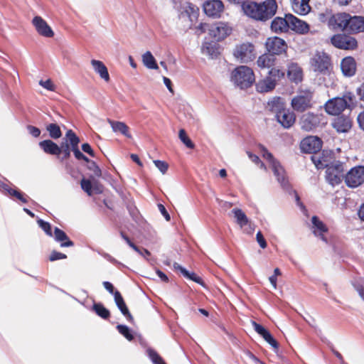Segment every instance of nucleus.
Returning a JSON list of instances; mask_svg holds the SVG:
<instances>
[{
  "label": "nucleus",
  "instance_id": "obj_1",
  "mask_svg": "<svg viewBox=\"0 0 364 364\" xmlns=\"http://www.w3.org/2000/svg\"><path fill=\"white\" fill-rule=\"evenodd\" d=\"M242 8L247 16L257 21H264L275 14L277 4L275 0H266L259 4L247 1L242 4Z\"/></svg>",
  "mask_w": 364,
  "mask_h": 364
},
{
  "label": "nucleus",
  "instance_id": "obj_2",
  "mask_svg": "<svg viewBox=\"0 0 364 364\" xmlns=\"http://www.w3.org/2000/svg\"><path fill=\"white\" fill-rule=\"evenodd\" d=\"M317 168H326V179L327 182L332 186L340 184L344 177V172L346 171L345 164L338 161H333L328 164L324 157L318 158L312 157Z\"/></svg>",
  "mask_w": 364,
  "mask_h": 364
},
{
  "label": "nucleus",
  "instance_id": "obj_3",
  "mask_svg": "<svg viewBox=\"0 0 364 364\" xmlns=\"http://www.w3.org/2000/svg\"><path fill=\"white\" fill-rule=\"evenodd\" d=\"M310 68L317 75L327 76L329 80H333V73H332V63L331 58L327 53L323 51H316L312 54L309 60Z\"/></svg>",
  "mask_w": 364,
  "mask_h": 364
},
{
  "label": "nucleus",
  "instance_id": "obj_4",
  "mask_svg": "<svg viewBox=\"0 0 364 364\" xmlns=\"http://www.w3.org/2000/svg\"><path fill=\"white\" fill-rule=\"evenodd\" d=\"M230 81L235 86L240 89H246L255 82V73L250 67L240 65L232 71Z\"/></svg>",
  "mask_w": 364,
  "mask_h": 364
},
{
  "label": "nucleus",
  "instance_id": "obj_5",
  "mask_svg": "<svg viewBox=\"0 0 364 364\" xmlns=\"http://www.w3.org/2000/svg\"><path fill=\"white\" fill-rule=\"evenodd\" d=\"M258 148L262 157L269 164L277 181L282 186L286 187L287 186L286 173L280 163L263 145H259Z\"/></svg>",
  "mask_w": 364,
  "mask_h": 364
},
{
  "label": "nucleus",
  "instance_id": "obj_6",
  "mask_svg": "<svg viewBox=\"0 0 364 364\" xmlns=\"http://www.w3.org/2000/svg\"><path fill=\"white\" fill-rule=\"evenodd\" d=\"M314 93L310 90H301L291 101V105L294 110L303 112L313 106Z\"/></svg>",
  "mask_w": 364,
  "mask_h": 364
},
{
  "label": "nucleus",
  "instance_id": "obj_7",
  "mask_svg": "<svg viewBox=\"0 0 364 364\" xmlns=\"http://www.w3.org/2000/svg\"><path fill=\"white\" fill-rule=\"evenodd\" d=\"M232 55L235 60L241 63H247L255 58V46L250 42H243L237 44L233 50Z\"/></svg>",
  "mask_w": 364,
  "mask_h": 364
},
{
  "label": "nucleus",
  "instance_id": "obj_8",
  "mask_svg": "<svg viewBox=\"0 0 364 364\" xmlns=\"http://www.w3.org/2000/svg\"><path fill=\"white\" fill-rule=\"evenodd\" d=\"M347 99L352 100L350 93L346 95L344 97H334L328 100L324 105L326 112L331 115L339 114L348 105Z\"/></svg>",
  "mask_w": 364,
  "mask_h": 364
},
{
  "label": "nucleus",
  "instance_id": "obj_9",
  "mask_svg": "<svg viewBox=\"0 0 364 364\" xmlns=\"http://www.w3.org/2000/svg\"><path fill=\"white\" fill-rule=\"evenodd\" d=\"M326 123L325 117L323 114H316L313 112H307L300 119L301 128L307 132L313 130L321 124Z\"/></svg>",
  "mask_w": 364,
  "mask_h": 364
},
{
  "label": "nucleus",
  "instance_id": "obj_10",
  "mask_svg": "<svg viewBox=\"0 0 364 364\" xmlns=\"http://www.w3.org/2000/svg\"><path fill=\"white\" fill-rule=\"evenodd\" d=\"M345 182L348 187L356 188L364 182V166L352 168L345 176Z\"/></svg>",
  "mask_w": 364,
  "mask_h": 364
},
{
  "label": "nucleus",
  "instance_id": "obj_11",
  "mask_svg": "<svg viewBox=\"0 0 364 364\" xmlns=\"http://www.w3.org/2000/svg\"><path fill=\"white\" fill-rule=\"evenodd\" d=\"M265 47L272 55H280L286 52L287 45L284 40L279 37H269L267 39Z\"/></svg>",
  "mask_w": 364,
  "mask_h": 364
},
{
  "label": "nucleus",
  "instance_id": "obj_12",
  "mask_svg": "<svg viewBox=\"0 0 364 364\" xmlns=\"http://www.w3.org/2000/svg\"><path fill=\"white\" fill-rule=\"evenodd\" d=\"M232 214L235 219L236 223L240 227L243 231L247 234H252L254 231V227L252 223L244 211L240 208H233Z\"/></svg>",
  "mask_w": 364,
  "mask_h": 364
},
{
  "label": "nucleus",
  "instance_id": "obj_13",
  "mask_svg": "<svg viewBox=\"0 0 364 364\" xmlns=\"http://www.w3.org/2000/svg\"><path fill=\"white\" fill-rule=\"evenodd\" d=\"M331 43L335 47L345 50H353L357 46V41L354 38L343 34L334 35L331 38Z\"/></svg>",
  "mask_w": 364,
  "mask_h": 364
},
{
  "label": "nucleus",
  "instance_id": "obj_14",
  "mask_svg": "<svg viewBox=\"0 0 364 364\" xmlns=\"http://www.w3.org/2000/svg\"><path fill=\"white\" fill-rule=\"evenodd\" d=\"M232 32V28L227 23L218 22L210 26L209 35L216 41H221L228 36Z\"/></svg>",
  "mask_w": 364,
  "mask_h": 364
},
{
  "label": "nucleus",
  "instance_id": "obj_15",
  "mask_svg": "<svg viewBox=\"0 0 364 364\" xmlns=\"http://www.w3.org/2000/svg\"><path fill=\"white\" fill-rule=\"evenodd\" d=\"M203 11L209 17L219 18L224 10V5L220 0H208L203 4Z\"/></svg>",
  "mask_w": 364,
  "mask_h": 364
},
{
  "label": "nucleus",
  "instance_id": "obj_16",
  "mask_svg": "<svg viewBox=\"0 0 364 364\" xmlns=\"http://www.w3.org/2000/svg\"><path fill=\"white\" fill-rule=\"evenodd\" d=\"M349 20H350V14L346 13H338L330 18L328 24L333 29L347 31Z\"/></svg>",
  "mask_w": 364,
  "mask_h": 364
},
{
  "label": "nucleus",
  "instance_id": "obj_17",
  "mask_svg": "<svg viewBox=\"0 0 364 364\" xmlns=\"http://www.w3.org/2000/svg\"><path fill=\"white\" fill-rule=\"evenodd\" d=\"M321 140L315 136L304 138L301 142V149L305 153H316L321 149Z\"/></svg>",
  "mask_w": 364,
  "mask_h": 364
},
{
  "label": "nucleus",
  "instance_id": "obj_18",
  "mask_svg": "<svg viewBox=\"0 0 364 364\" xmlns=\"http://www.w3.org/2000/svg\"><path fill=\"white\" fill-rule=\"evenodd\" d=\"M32 24L40 36L46 38L54 36L53 29L41 16H36L32 20Z\"/></svg>",
  "mask_w": 364,
  "mask_h": 364
},
{
  "label": "nucleus",
  "instance_id": "obj_19",
  "mask_svg": "<svg viewBox=\"0 0 364 364\" xmlns=\"http://www.w3.org/2000/svg\"><path fill=\"white\" fill-rule=\"evenodd\" d=\"M277 122L285 129L290 128L295 122L294 113L286 107L279 112L276 115Z\"/></svg>",
  "mask_w": 364,
  "mask_h": 364
},
{
  "label": "nucleus",
  "instance_id": "obj_20",
  "mask_svg": "<svg viewBox=\"0 0 364 364\" xmlns=\"http://www.w3.org/2000/svg\"><path fill=\"white\" fill-rule=\"evenodd\" d=\"M287 19L289 23V28L294 31L300 34H305L309 32V26L305 21L299 19L291 14L287 15Z\"/></svg>",
  "mask_w": 364,
  "mask_h": 364
},
{
  "label": "nucleus",
  "instance_id": "obj_21",
  "mask_svg": "<svg viewBox=\"0 0 364 364\" xmlns=\"http://www.w3.org/2000/svg\"><path fill=\"white\" fill-rule=\"evenodd\" d=\"M311 223V230L314 235L327 243V239L324 236V233L328 232L326 225L316 216L312 217Z\"/></svg>",
  "mask_w": 364,
  "mask_h": 364
},
{
  "label": "nucleus",
  "instance_id": "obj_22",
  "mask_svg": "<svg viewBox=\"0 0 364 364\" xmlns=\"http://www.w3.org/2000/svg\"><path fill=\"white\" fill-rule=\"evenodd\" d=\"M276 80L271 76L267 75L265 77L259 80L255 85L256 90L260 93L269 92L272 91L276 87Z\"/></svg>",
  "mask_w": 364,
  "mask_h": 364
},
{
  "label": "nucleus",
  "instance_id": "obj_23",
  "mask_svg": "<svg viewBox=\"0 0 364 364\" xmlns=\"http://www.w3.org/2000/svg\"><path fill=\"white\" fill-rule=\"evenodd\" d=\"M356 63L353 57H346L341 63L342 73L346 77H352L356 72Z\"/></svg>",
  "mask_w": 364,
  "mask_h": 364
},
{
  "label": "nucleus",
  "instance_id": "obj_24",
  "mask_svg": "<svg viewBox=\"0 0 364 364\" xmlns=\"http://www.w3.org/2000/svg\"><path fill=\"white\" fill-rule=\"evenodd\" d=\"M90 64L95 73H97L101 79L107 82L109 81V74L103 62L92 59L90 61Z\"/></svg>",
  "mask_w": 364,
  "mask_h": 364
},
{
  "label": "nucleus",
  "instance_id": "obj_25",
  "mask_svg": "<svg viewBox=\"0 0 364 364\" xmlns=\"http://www.w3.org/2000/svg\"><path fill=\"white\" fill-rule=\"evenodd\" d=\"M332 125L338 132L344 133L350 129L352 121L349 117L341 116L334 119Z\"/></svg>",
  "mask_w": 364,
  "mask_h": 364
},
{
  "label": "nucleus",
  "instance_id": "obj_26",
  "mask_svg": "<svg viewBox=\"0 0 364 364\" xmlns=\"http://www.w3.org/2000/svg\"><path fill=\"white\" fill-rule=\"evenodd\" d=\"M287 76L292 82L296 83L301 82L303 79V71L301 68L297 63H290L288 65Z\"/></svg>",
  "mask_w": 364,
  "mask_h": 364
},
{
  "label": "nucleus",
  "instance_id": "obj_27",
  "mask_svg": "<svg viewBox=\"0 0 364 364\" xmlns=\"http://www.w3.org/2000/svg\"><path fill=\"white\" fill-rule=\"evenodd\" d=\"M292 10L297 14L304 16L311 11L310 0H291Z\"/></svg>",
  "mask_w": 364,
  "mask_h": 364
},
{
  "label": "nucleus",
  "instance_id": "obj_28",
  "mask_svg": "<svg viewBox=\"0 0 364 364\" xmlns=\"http://www.w3.org/2000/svg\"><path fill=\"white\" fill-rule=\"evenodd\" d=\"M287 15L285 18L277 17L271 23V28L275 33H282L288 31L289 23L287 21Z\"/></svg>",
  "mask_w": 364,
  "mask_h": 364
},
{
  "label": "nucleus",
  "instance_id": "obj_29",
  "mask_svg": "<svg viewBox=\"0 0 364 364\" xmlns=\"http://www.w3.org/2000/svg\"><path fill=\"white\" fill-rule=\"evenodd\" d=\"M276 60L274 55L271 53H264L258 58L256 63L261 69H270L274 66Z\"/></svg>",
  "mask_w": 364,
  "mask_h": 364
},
{
  "label": "nucleus",
  "instance_id": "obj_30",
  "mask_svg": "<svg viewBox=\"0 0 364 364\" xmlns=\"http://www.w3.org/2000/svg\"><path fill=\"white\" fill-rule=\"evenodd\" d=\"M347 31L358 33L364 31V18L361 16H351L348 22Z\"/></svg>",
  "mask_w": 364,
  "mask_h": 364
},
{
  "label": "nucleus",
  "instance_id": "obj_31",
  "mask_svg": "<svg viewBox=\"0 0 364 364\" xmlns=\"http://www.w3.org/2000/svg\"><path fill=\"white\" fill-rule=\"evenodd\" d=\"M39 146L46 154L58 156L61 153V149L60 146L50 139L41 141L39 143Z\"/></svg>",
  "mask_w": 364,
  "mask_h": 364
},
{
  "label": "nucleus",
  "instance_id": "obj_32",
  "mask_svg": "<svg viewBox=\"0 0 364 364\" xmlns=\"http://www.w3.org/2000/svg\"><path fill=\"white\" fill-rule=\"evenodd\" d=\"M114 298L115 303H116L117 307L119 308V309L121 311L122 314L124 316H126L127 320H129V321H132L133 317L130 314V313L128 310V308L127 307L121 294L118 291H115V292L114 294Z\"/></svg>",
  "mask_w": 364,
  "mask_h": 364
},
{
  "label": "nucleus",
  "instance_id": "obj_33",
  "mask_svg": "<svg viewBox=\"0 0 364 364\" xmlns=\"http://www.w3.org/2000/svg\"><path fill=\"white\" fill-rule=\"evenodd\" d=\"M108 122L110 124L113 132H119L127 138H132V135L129 132V128L125 123L119 121H113L111 119H108Z\"/></svg>",
  "mask_w": 364,
  "mask_h": 364
},
{
  "label": "nucleus",
  "instance_id": "obj_34",
  "mask_svg": "<svg viewBox=\"0 0 364 364\" xmlns=\"http://www.w3.org/2000/svg\"><path fill=\"white\" fill-rule=\"evenodd\" d=\"M201 50L203 55L211 58H216L219 54L218 44L213 42H205L201 47Z\"/></svg>",
  "mask_w": 364,
  "mask_h": 364
},
{
  "label": "nucleus",
  "instance_id": "obj_35",
  "mask_svg": "<svg viewBox=\"0 0 364 364\" xmlns=\"http://www.w3.org/2000/svg\"><path fill=\"white\" fill-rule=\"evenodd\" d=\"M55 240L60 243V247H67L73 246V242L68 238L65 232L55 228L54 230Z\"/></svg>",
  "mask_w": 364,
  "mask_h": 364
},
{
  "label": "nucleus",
  "instance_id": "obj_36",
  "mask_svg": "<svg viewBox=\"0 0 364 364\" xmlns=\"http://www.w3.org/2000/svg\"><path fill=\"white\" fill-rule=\"evenodd\" d=\"M267 106L269 109L275 114L279 113L285 108L283 100L279 97H274L268 101Z\"/></svg>",
  "mask_w": 364,
  "mask_h": 364
},
{
  "label": "nucleus",
  "instance_id": "obj_37",
  "mask_svg": "<svg viewBox=\"0 0 364 364\" xmlns=\"http://www.w3.org/2000/svg\"><path fill=\"white\" fill-rule=\"evenodd\" d=\"M184 11L181 13L182 15H186L191 22L197 20L198 17V9L190 4L186 3L183 6Z\"/></svg>",
  "mask_w": 364,
  "mask_h": 364
},
{
  "label": "nucleus",
  "instance_id": "obj_38",
  "mask_svg": "<svg viewBox=\"0 0 364 364\" xmlns=\"http://www.w3.org/2000/svg\"><path fill=\"white\" fill-rule=\"evenodd\" d=\"M141 59L144 65L148 69L157 70L159 68L156 60L150 51L145 52L142 55Z\"/></svg>",
  "mask_w": 364,
  "mask_h": 364
},
{
  "label": "nucleus",
  "instance_id": "obj_39",
  "mask_svg": "<svg viewBox=\"0 0 364 364\" xmlns=\"http://www.w3.org/2000/svg\"><path fill=\"white\" fill-rule=\"evenodd\" d=\"M63 142H67L72 149L78 146L80 139L71 129H69L67 131Z\"/></svg>",
  "mask_w": 364,
  "mask_h": 364
},
{
  "label": "nucleus",
  "instance_id": "obj_40",
  "mask_svg": "<svg viewBox=\"0 0 364 364\" xmlns=\"http://www.w3.org/2000/svg\"><path fill=\"white\" fill-rule=\"evenodd\" d=\"M46 129L49 132L50 136L54 139H58L62 136L60 127L56 124H48Z\"/></svg>",
  "mask_w": 364,
  "mask_h": 364
},
{
  "label": "nucleus",
  "instance_id": "obj_41",
  "mask_svg": "<svg viewBox=\"0 0 364 364\" xmlns=\"http://www.w3.org/2000/svg\"><path fill=\"white\" fill-rule=\"evenodd\" d=\"M284 71L277 67H272L268 72V76H271L273 79H275L276 83L278 80H281L284 77Z\"/></svg>",
  "mask_w": 364,
  "mask_h": 364
},
{
  "label": "nucleus",
  "instance_id": "obj_42",
  "mask_svg": "<svg viewBox=\"0 0 364 364\" xmlns=\"http://www.w3.org/2000/svg\"><path fill=\"white\" fill-rule=\"evenodd\" d=\"M93 309L102 318H107L109 316V311L101 304H94Z\"/></svg>",
  "mask_w": 364,
  "mask_h": 364
},
{
  "label": "nucleus",
  "instance_id": "obj_43",
  "mask_svg": "<svg viewBox=\"0 0 364 364\" xmlns=\"http://www.w3.org/2000/svg\"><path fill=\"white\" fill-rule=\"evenodd\" d=\"M178 137L180 140L188 147L190 149L194 148V144L190 139V138L186 134V131L183 129L179 130Z\"/></svg>",
  "mask_w": 364,
  "mask_h": 364
},
{
  "label": "nucleus",
  "instance_id": "obj_44",
  "mask_svg": "<svg viewBox=\"0 0 364 364\" xmlns=\"http://www.w3.org/2000/svg\"><path fill=\"white\" fill-rule=\"evenodd\" d=\"M117 328L118 331L124 336L128 341H132L134 338L130 329L125 325H117Z\"/></svg>",
  "mask_w": 364,
  "mask_h": 364
},
{
  "label": "nucleus",
  "instance_id": "obj_45",
  "mask_svg": "<svg viewBox=\"0 0 364 364\" xmlns=\"http://www.w3.org/2000/svg\"><path fill=\"white\" fill-rule=\"evenodd\" d=\"M147 353L154 364H166L159 355L152 349H148Z\"/></svg>",
  "mask_w": 364,
  "mask_h": 364
},
{
  "label": "nucleus",
  "instance_id": "obj_46",
  "mask_svg": "<svg viewBox=\"0 0 364 364\" xmlns=\"http://www.w3.org/2000/svg\"><path fill=\"white\" fill-rule=\"evenodd\" d=\"M247 154L248 157L250 158V159L253 163H255V164L259 165V168L261 169H263L264 171H267V166H265V164L263 162H262L260 161L259 158L257 155L253 154H252L250 151H247Z\"/></svg>",
  "mask_w": 364,
  "mask_h": 364
},
{
  "label": "nucleus",
  "instance_id": "obj_47",
  "mask_svg": "<svg viewBox=\"0 0 364 364\" xmlns=\"http://www.w3.org/2000/svg\"><path fill=\"white\" fill-rule=\"evenodd\" d=\"M81 188L89 196H91L92 194V182H91L90 180L83 178L81 181Z\"/></svg>",
  "mask_w": 364,
  "mask_h": 364
},
{
  "label": "nucleus",
  "instance_id": "obj_48",
  "mask_svg": "<svg viewBox=\"0 0 364 364\" xmlns=\"http://www.w3.org/2000/svg\"><path fill=\"white\" fill-rule=\"evenodd\" d=\"M252 325L255 329V331L259 334L263 338L269 333V332L264 328L260 324L256 323L255 321H252Z\"/></svg>",
  "mask_w": 364,
  "mask_h": 364
},
{
  "label": "nucleus",
  "instance_id": "obj_49",
  "mask_svg": "<svg viewBox=\"0 0 364 364\" xmlns=\"http://www.w3.org/2000/svg\"><path fill=\"white\" fill-rule=\"evenodd\" d=\"M252 325L255 329V331L259 334L263 338L269 333V332L264 328L260 324L256 323L255 321H252Z\"/></svg>",
  "mask_w": 364,
  "mask_h": 364
},
{
  "label": "nucleus",
  "instance_id": "obj_50",
  "mask_svg": "<svg viewBox=\"0 0 364 364\" xmlns=\"http://www.w3.org/2000/svg\"><path fill=\"white\" fill-rule=\"evenodd\" d=\"M154 164L162 174H165L168 168V164L164 161L154 160Z\"/></svg>",
  "mask_w": 364,
  "mask_h": 364
},
{
  "label": "nucleus",
  "instance_id": "obj_51",
  "mask_svg": "<svg viewBox=\"0 0 364 364\" xmlns=\"http://www.w3.org/2000/svg\"><path fill=\"white\" fill-rule=\"evenodd\" d=\"M5 190L8 192V193L10 196H15L16 198L22 201L23 203H26L27 200L26 198L18 191L16 190L10 188H5Z\"/></svg>",
  "mask_w": 364,
  "mask_h": 364
},
{
  "label": "nucleus",
  "instance_id": "obj_52",
  "mask_svg": "<svg viewBox=\"0 0 364 364\" xmlns=\"http://www.w3.org/2000/svg\"><path fill=\"white\" fill-rule=\"evenodd\" d=\"M39 85L43 88L50 91H55V85L53 84L50 79H48L46 80H41L39 81Z\"/></svg>",
  "mask_w": 364,
  "mask_h": 364
},
{
  "label": "nucleus",
  "instance_id": "obj_53",
  "mask_svg": "<svg viewBox=\"0 0 364 364\" xmlns=\"http://www.w3.org/2000/svg\"><path fill=\"white\" fill-rule=\"evenodd\" d=\"M60 148L61 149V153L63 154V159H68L70 156V151H72L69 144L67 142H62Z\"/></svg>",
  "mask_w": 364,
  "mask_h": 364
},
{
  "label": "nucleus",
  "instance_id": "obj_54",
  "mask_svg": "<svg viewBox=\"0 0 364 364\" xmlns=\"http://www.w3.org/2000/svg\"><path fill=\"white\" fill-rule=\"evenodd\" d=\"M38 224L48 235L52 236L51 227L48 223L39 219L38 220Z\"/></svg>",
  "mask_w": 364,
  "mask_h": 364
},
{
  "label": "nucleus",
  "instance_id": "obj_55",
  "mask_svg": "<svg viewBox=\"0 0 364 364\" xmlns=\"http://www.w3.org/2000/svg\"><path fill=\"white\" fill-rule=\"evenodd\" d=\"M72 151L73 152L75 157L78 160H83L86 162H88L89 160L87 156H85L78 149V146L76 147H73L72 149Z\"/></svg>",
  "mask_w": 364,
  "mask_h": 364
},
{
  "label": "nucleus",
  "instance_id": "obj_56",
  "mask_svg": "<svg viewBox=\"0 0 364 364\" xmlns=\"http://www.w3.org/2000/svg\"><path fill=\"white\" fill-rule=\"evenodd\" d=\"M264 339L274 349L278 348V343L273 338V336L271 335L270 333H268L267 335H266V336L264 338Z\"/></svg>",
  "mask_w": 364,
  "mask_h": 364
},
{
  "label": "nucleus",
  "instance_id": "obj_57",
  "mask_svg": "<svg viewBox=\"0 0 364 364\" xmlns=\"http://www.w3.org/2000/svg\"><path fill=\"white\" fill-rule=\"evenodd\" d=\"M66 257L67 256L65 254L56 251H53L50 255L49 259L50 261H55L58 259H65Z\"/></svg>",
  "mask_w": 364,
  "mask_h": 364
},
{
  "label": "nucleus",
  "instance_id": "obj_58",
  "mask_svg": "<svg viewBox=\"0 0 364 364\" xmlns=\"http://www.w3.org/2000/svg\"><path fill=\"white\" fill-rule=\"evenodd\" d=\"M256 240L261 248L264 249L267 247L266 240L260 231L257 233Z\"/></svg>",
  "mask_w": 364,
  "mask_h": 364
},
{
  "label": "nucleus",
  "instance_id": "obj_59",
  "mask_svg": "<svg viewBox=\"0 0 364 364\" xmlns=\"http://www.w3.org/2000/svg\"><path fill=\"white\" fill-rule=\"evenodd\" d=\"M122 238L127 242L129 247H131L136 252H140V250L127 237L123 232L121 233Z\"/></svg>",
  "mask_w": 364,
  "mask_h": 364
},
{
  "label": "nucleus",
  "instance_id": "obj_60",
  "mask_svg": "<svg viewBox=\"0 0 364 364\" xmlns=\"http://www.w3.org/2000/svg\"><path fill=\"white\" fill-rule=\"evenodd\" d=\"M102 186L97 182H92V194L93 193H100L102 192Z\"/></svg>",
  "mask_w": 364,
  "mask_h": 364
},
{
  "label": "nucleus",
  "instance_id": "obj_61",
  "mask_svg": "<svg viewBox=\"0 0 364 364\" xmlns=\"http://www.w3.org/2000/svg\"><path fill=\"white\" fill-rule=\"evenodd\" d=\"M28 130L29 133L34 137H38L41 134L40 129L36 127L28 126Z\"/></svg>",
  "mask_w": 364,
  "mask_h": 364
},
{
  "label": "nucleus",
  "instance_id": "obj_62",
  "mask_svg": "<svg viewBox=\"0 0 364 364\" xmlns=\"http://www.w3.org/2000/svg\"><path fill=\"white\" fill-rule=\"evenodd\" d=\"M210 27V26H209L207 23H200V25L198 26H197V28H196L197 32L198 33V34H201V33L205 32L206 31H209Z\"/></svg>",
  "mask_w": 364,
  "mask_h": 364
},
{
  "label": "nucleus",
  "instance_id": "obj_63",
  "mask_svg": "<svg viewBox=\"0 0 364 364\" xmlns=\"http://www.w3.org/2000/svg\"><path fill=\"white\" fill-rule=\"evenodd\" d=\"M82 149L84 152L88 154L91 156H94V151L89 144H87V143L83 144L82 145Z\"/></svg>",
  "mask_w": 364,
  "mask_h": 364
},
{
  "label": "nucleus",
  "instance_id": "obj_64",
  "mask_svg": "<svg viewBox=\"0 0 364 364\" xmlns=\"http://www.w3.org/2000/svg\"><path fill=\"white\" fill-rule=\"evenodd\" d=\"M357 94L360 100L364 101V82L357 89Z\"/></svg>",
  "mask_w": 364,
  "mask_h": 364
}]
</instances>
